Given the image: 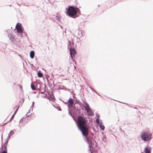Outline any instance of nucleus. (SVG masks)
<instances>
[{"label": "nucleus", "mask_w": 153, "mask_h": 153, "mask_svg": "<svg viewBox=\"0 0 153 153\" xmlns=\"http://www.w3.org/2000/svg\"><path fill=\"white\" fill-rule=\"evenodd\" d=\"M18 85L19 86V87L21 88V90H22V86H21V85Z\"/></svg>", "instance_id": "obj_18"}, {"label": "nucleus", "mask_w": 153, "mask_h": 153, "mask_svg": "<svg viewBox=\"0 0 153 153\" xmlns=\"http://www.w3.org/2000/svg\"><path fill=\"white\" fill-rule=\"evenodd\" d=\"M37 75L39 77H41L43 76L42 74L39 71L37 73Z\"/></svg>", "instance_id": "obj_13"}, {"label": "nucleus", "mask_w": 153, "mask_h": 153, "mask_svg": "<svg viewBox=\"0 0 153 153\" xmlns=\"http://www.w3.org/2000/svg\"><path fill=\"white\" fill-rule=\"evenodd\" d=\"M151 148L150 146L145 147L144 152L145 153H151Z\"/></svg>", "instance_id": "obj_6"}, {"label": "nucleus", "mask_w": 153, "mask_h": 153, "mask_svg": "<svg viewBox=\"0 0 153 153\" xmlns=\"http://www.w3.org/2000/svg\"><path fill=\"white\" fill-rule=\"evenodd\" d=\"M19 106L16 109V110L15 111V112L14 114H13V116H12V117H11V120H12L14 118V116L15 115V114L16 113V112L17 111V110H18V109L19 108Z\"/></svg>", "instance_id": "obj_15"}, {"label": "nucleus", "mask_w": 153, "mask_h": 153, "mask_svg": "<svg viewBox=\"0 0 153 153\" xmlns=\"http://www.w3.org/2000/svg\"><path fill=\"white\" fill-rule=\"evenodd\" d=\"M3 146L4 148V150L2 151L1 153H7V144L4 143Z\"/></svg>", "instance_id": "obj_10"}, {"label": "nucleus", "mask_w": 153, "mask_h": 153, "mask_svg": "<svg viewBox=\"0 0 153 153\" xmlns=\"http://www.w3.org/2000/svg\"><path fill=\"white\" fill-rule=\"evenodd\" d=\"M16 27L17 30V33H21L23 32V30L21 25L17 24Z\"/></svg>", "instance_id": "obj_5"}, {"label": "nucleus", "mask_w": 153, "mask_h": 153, "mask_svg": "<svg viewBox=\"0 0 153 153\" xmlns=\"http://www.w3.org/2000/svg\"><path fill=\"white\" fill-rule=\"evenodd\" d=\"M152 114H153V113H152Z\"/></svg>", "instance_id": "obj_20"}, {"label": "nucleus", "mask_w": 153, "mask_h": 153, "mask_svg": "<svg viewBox=\"0 0 153 153\" xmlns=\"http://www.w3.org/2000/svg\"><path fill=\"white\" fill-rule=\"evenodd\" d=\"M68 102L69 103V104L68 105V107L69 108L72 107L73 104V100L71 98H70Z\"/></svg>", "instance_id": "obj_7"}, {"label": "nucleus", "mask_w": 153, "mask_h": 153, "mask_svg": "<svg viewBox=\"0 0 153 153\" xmlns=\"http://www.w3.org/2000/svg\"><path fill=\"white\" fill-rule=\"evenodd\" d=\"M30 55L31 58H33L34 56V52L33 51H32L30 52Z\"/></svg>", "instance_id": "obj_11"}, {"label": "nucleus", "mask_w": 153, "mask_h": 153, "mask_svg": "<svg viewBox=\"0 0 153 153\" xmlns=\"http://www.w3.org/2000/svg\"><path fill=\"white\" fill-rule=\"evenodd\" d=\"M142 140L144 141H149L152 138V134L148 132H145L141 135Z\"/></svg>", "instance_id": "obj_3"}, {"label": "nucleus", "mask_w": 153, "mask_h": 153, "mask_svg": "<svg viewBox=\"0 0 153 153\" xmlns=\"http://www.w3.org/2000/svg\"><path fill=\"white\" fill-rule=\"evenodd\" d=\"M77 10H79L77 8L76 9L72 6H69L67 10V15L70 17H73L75 16L76 14Z\"/></svg>", "instance_id": "obj_2"}, {"label": "nucleus", "mask_w": 153, "mask_h": 153, "mask_svg": "<svg viewBox=\"0 0 153 153\" xmlns=\"http://www.w3.org/2000/svg\"><path fill=\"white\" fill-rule=\"evenodd\" d=\"M96 122H97V123L98 124H99H99H99V120H98V119H97V120H96Z\"/></svg>", "instance_id": "obj_17"}, {"label": "nucleus", "mask_w": 153, "mask_h": 153, "mask_svg": "<svg viewBox=\"0 0 153 153\" xmlns=\"http://www.w3.org/2000/svg\"><path fill=\"white\" fill-rule=\"evenodd\" d=\"M134 112H135V111L137 113L138 115H139V114H140L141 113L140 112V111H138L137 110V108L136 107H134ZM138 117H139L140 116L138 115Z\"/></svg>", "instance_id": "obj_12"}, {"label": "nucleus", "mask_w": 153, "mask_h": 153, "mask_svg": "<svg viewBox=\"0 0 153 153\" xmlns=\"http://www.w3.org/2000/svg\"><path fill=\"white\" fill-rule=\"evenodd\" d=\"M57 19L59 20V19H60V18L59 17V18H58V16H57Z\"/></svg>", "instance_id": "obj_19"}, {"label": "nucleus", "mask_w": 153, "mask_h": 153, "mask_svg": "<svg viewBox=\"0 0 153 153\" xmlns=\"http://www.w3.org/2000/svg\"><path fill=\"white\" fill-rule=\"evenodd\" d=\"M70 54L72 59L74 57L76 52L74 49L73 48H71L70 49Z\"/></svg>", "instance_id": "obj_4"}, {"label": "nucleus", "mask_w": 153, "mask_h": 153, "mask_svg": "<svg viewBox=\"0 0 153 153\" xmlns=\"http://www.w3.org/2000/svg\"><path fill=\"white\" fill-rule=\"evenodd\" d=\"M31 88L33 90H36V88L35 86L33 85V84H31Z\"/></svg>", "instance_id": "obj_16"}, {"label": "nucleus", "mask_w": 153, "mask_h": 153, "mask_svg": "<svg viewBox=\"0 0 153 153\" xmlns=\"http://www.w3.org/2000/svg\"><path fill=\"white\" fill-rule=\"evenodd\" d=\"M85 105L83 106V107H84L85 110L87 111L90 109V108L88 104L85 102Z\"/></svg>", "instance_id": "obj_9"}, {"label": "nucleus", "mask_w": 153, "mask_h": 153, "mask_svg": "<svg viewBox=\"0 0 153 153\" xmlns=\"http://www.w3.org/2000/svg\"><path fill=\"white\" fill-rule=\"evenodd\" d=\"M88 122V120L86 117L79 116L77 118V127L82 132V135L86 137L88 134L89 127Z\"/></svg>", "instance_id": "obj_1"}, {"label": "nucleus", "mask_w": 153, "mask_h": 153, "mask_svg": "<svg viewBox=\"0 0 153 153\" xmlns=\"http://www.w3.org/2000/svg\"><path fill=\"white\" fill-rule=\"evenodd\" d=\"M100 128L102 130H104L105 129V126L102 125L101 124H99Z\"/></svg>", "instance_id": "obj_14"}, {"label": "nucleus", "mask_w": 153, "mask_h": 153, "mask_svg": "<svg viewBox=\"0 0 153 153\" xmlns=\"http://www.w3.org/2000/svg\"><path fill=\"white\" fill-rule=\"evenodd\" d=\"M86 112L88 115V116H92L94 115V113L91 109L87 111Z\"/></svg>", "instance_id": "obj_8"}]
</instances>
